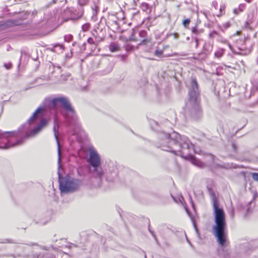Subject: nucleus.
<instances>
[{
    "mask_svg": "<svg viewBox=\"0 0 258 258\" xmlns=\"http://www.w3.org/2000/svg\"><path fill=\"white\" fill-rule=\"evenodd\" d=\"M213 208L215 225L213 230L219 243L224 245L226 241L225 229L226 225L225 213L223 210L218 206L216 200L213 203Z\"/></svg>",
    "mask_w": 258,
    "mask_h": 258,
    "instance_id": "1",
    "label": "nucleus"
},
{
    "mask_svg": "<svg viewBox=\"0 0 258 258\" xmlns=\"http://www.w3.org/2000/svg\"><path fill=\"white\" fill-rule=\"evenodd\" d=\"M79 185L78 180L71 179L60 182V189L61 192H67L75 190Z\"/></svg>",
    "mask_w": 258,
    "mask_h": 258,
    "instance_id": "2",
    "label": "nucleus"
},
{
    "mask_svg": "<svg viewBox=\"0 0 258 258\" xmlns=\"http://www.w3.org/2000/svg\"><path fill=\"white\" fill-rule=\"evenodd\" d=\"M88 162L94 167H97L100 164V158L96 152L93 149H90V157Z\"/></svg>",
    "mask_w": 258,
    "mask_h": 258,
    "instance_id": "3",
    "label": "nucleus"
},
{
    "mask_svg": "<svg viewBox=\"0 0 258 258\" xmlns=\"http://www.w3.org/2000/svg\"><path fill=\"white\" fill-rule=\"evenodd\" d=\"M56 102H60L62 105L68 111H73V109L66 99L64 98H59L55 99L53 100V103L55 104Z\"/></svg>",
    "mask_w": 258,
    "mask_h": 258,
    "instance_id": "4",
    "label": "nucleus"
},
{
    "mask_svg": "<svg viewBox=\"0 0 258 258\" xmlns=\"http://www.w3.org/2000/svg\"><path fill=\"white\" fill-rule=\"evenodd\" d=\"M47 121L45 119H43L41 120L40 124L35 128L32 131V134L33 135H35L38 133L43 127L46 126L47 124Z\"/></svg>",
    "mask_w": 258,
    "mask_h": 258,
    "instance_id": "5",
    "label": "nucleus"
},
{
    "mask_svg": "<svg viewBox=\"0 0 258 258\" xmlns=\"http://www.w3.org/2000/svg\"><path fill=\"white\" fill-rule=\"evenodd\" d=\"M192 84L193 92L192 91H190L189 94L190 95H191L192 94L193 96H196L197 95V90L198 89V84L196 80L193 79L192 80Z\"/></svg>",
    "mask_w": 258,
    "mask_h": 258,
    "instance_id": "6",
    "label": "nucleus"
},
{
    "mask_svg": "<svg viewBox=\"0 0 258 258\" xmlns=\"http://www.w3.org/2000/svg\"><path fill=\"white\" fill-rule=\"evenodd\" d=\"M43 110V109L41 107H39L34 112V113L33 114L32 116L30 118L29 120V122H31L32 121L34 118H35L36 115L39 113L40 112V111H42Z\"/></svg>",
    "mask_w": 258,
    "mask_h": 258,
    "instance_id": "7",
    "label": "nucleus"
},
{
    "mask_svg": "<svg viewBox=\"0 0 258 258\" xmlns=\"http://www.w3.org/2000/svg\"><path fill=\"white\" fill-rule=\"evenodd\" d=\"M109 49L111 52H115L119 50V47L116 44H111L109 46Z\"/></svg>",
    "mask_w": 258,
    "mask_h": 258,
    "instance_id": "8",
    "label": "nucleus"
},
{
    "mask_svg": "<svg viewBox=\"0 0 258 258\" xmlns=\"http://www.w3.org/2000/svg\"><path fill=\"white\" fill-rule=\"evenodd\" d=\"M190 22V20L188 19H185L184 20H183V22H182V24L184 25V26H186L187 25H188Z\"/></svg>",
    "mask_w": 258,
    "mask_h": 258,
    "instance_id": "9",
    "label": "nucleus"
},
{
    "mask_svg": "<svg viewBox=\"0 0 258 258\" xmlns=\"http://www.w3.org/2000/svg\"><path fill=\"white\" fill-rule=\"evenodd\" d=\"M252 176L254 180L258 181V173H253Z\"/></svg>",
    "mask_w": 258,
    "mask_h": 258,
    "instance_id": "10",
    "label": "nucleus"
},
{
    "mask_svg": "<svg viewBox=\"0 0 258 258\" xmlns=\"http://www.w3.org/2000/svg\"><path fill=\"white\" fill-rule=\"evenodd\" d=\"M12 134V132H6L5 133H4L3 134L1 135L0 136L1 137H7V135H11Z\"/></svg>",
    "mask_w": 258,
    "mask_h": 258,
    "instance_id": "11",
    "label": "nucleus"
},
{
    "mask_svg": "<svg viewBox=\"0 0 258 258\" xmlns=\"http://www.w3.org/2000/svg\"><path fill=\"white\" fill-rule=\"evenodd\" d=\"M58 162H60V150L59 145L58 144Z\"/></svg>",
    "mask_w": 258,
    "mask_h": 258,
    "instance_id": "12",
    "label": "nucleus"
},
{
    "mask_svg": "<svg viewBox=\"0 0 258 258\" xmlns=\"http://www.w3.org/2000/svg\"><path fill=\"white\" fill-rule=\"evenodd\" d=\"M243 8H244V6L243 5H240L239 7V11H242Z\"/></svg>",
    "mask_w": 258,
    "mask_h": 258,
    "instance_id": "13",
    "label": "nucleus"
},
{
    "mask_svg": "<svg viewBox=\"0 0 258 258\" xmlns=\"http://www.w3.org/2000/svg\"><path fill=\"white\" fill-rule=\"evenodd\" d=\"M161 53V51H156V54L157 55H160Z\"/></svg>",
    "mask_w": 258,
    "mask_h": 258,
    "instance_id": "14",
    "label": "nucleus"
},
{
    "mask_svg": "<svg viewBox=\"0 0 258 258\" xmlns=\"http://www.w3.org/2000/svg\"><path fill=\"white\" fill-rule=\"evenodd\" d=\"M234 12L235 14H237L238 13L237 10H236V9L234 10Z\"/></svg>",
    "mask_w": 258,
    "mask_h": 258,
    "instance_id": "15",
    "label": "nucleus"
},
{
    "mask_svg": "<svg viewBox=\"0 0 258 258\" xmlns=\"http://www.w3.org/2000/svg\"><path fill=\"white\" fill-rule=\"evenodd\" d=\"M20 142H21V141H18V142H17V143H16V145L19 144V143H20Z\"/></svg>",
    "mask_w": 258,
    "mask_h": 258,
    "instance_id": "16",
    "label": "nucleus"
},
{
    "mask_svg": "<svg viewBox=\"0 0 258 258\" xmlns=\"http://www.w3.org/2000/svg\"><path fill=\"white\" fill-rule=\"evenodd\" d=\"M248 2H249V0H247Z\"/></svg>",
    "mask_w": 258,
    "mask_h": 258,
    "instance_id": "17",
    "label": "nucleus"
}]
</instances>
